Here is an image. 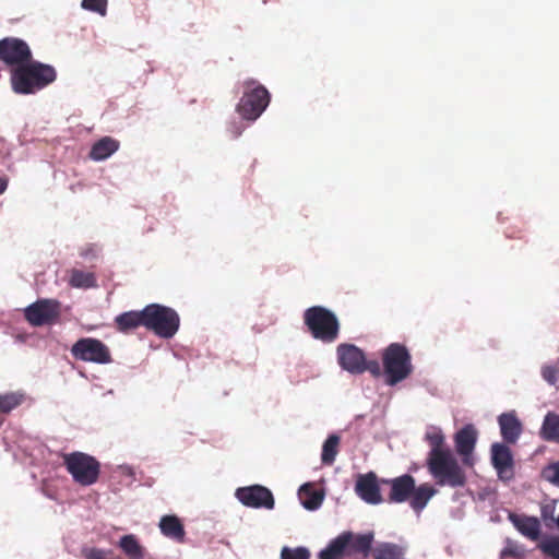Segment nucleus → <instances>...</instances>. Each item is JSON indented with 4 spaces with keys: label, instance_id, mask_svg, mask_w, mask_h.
<instances>
[{
    "label": "nucleus",
    "instance_id": "b1692460",
    "mask_svg": "<svg viewBox=\"0 0 559 559\" xmlns=\"http://www.w3.org/2000/svg\"><path fill=\"white\" fill-rule=\"evenodd\" d=\"M539 436L548 442L559 443V415L548 412L539 430Z\"/></svg>",
    "mask_w": 559,
    "mask_h": 559
},
{
    "label": "nucleus",
    "instance_id": "f704fd0d",
    "mask_svg": "<svg viewBox=\"0 0 559 559\" xmlns=\"http://www.w3.org/2000/svg\"><path fill=\"white\" fill-rule=\"evenodd\" d=\"M540 549L552 559H559V537H550L540 545Z\"/></svg>",
    "mask_w": 559,
    "mask_h": 559
},
{
    "label": "nucleus",
    "instance_id": "39448f33",
    "mask_svg": "<svg viewBox=\"0 0 559 559\" xmlns=\"http://www.w3.org/2000/svg\"><path fill=\"white\" fill-rule=\"evenodd\" d=\"M304 322L316 340L333 343L338 337L340 322L336 316L322 306L308 308L304 313Z\"/></svg>",
    "mask_w": 559,
    "mask_h": 559
},
{
    "label": "nucleus",
    "instance_id": "58836bf2",
    "mask_svg": "<svg viewBox=\"0 0 559 559\" xmlns=\"http://www.w3.org/2000/svg\"><path fill=\"white\" fill-rule=\"evenodd\" d=\"M8 188V179L5 177H0V195L4 193Z\"/></svg>",
    "mask_w": 559,
    "mask_h": 559
},
{
    "label": "nucleus",
    "instance_id": "473e14b6",
    "mask_svg": "<svg viewBox=\"0 0 559 559\" xmlns=\"http://www.w3.org/2000/svg\"><path fill=\"white\" fill-rule=\"evenodd\" d=\"M542 477L550 484L559 487V461L544 467L542 471Z\"/></svg>",
    "mask_w": 559,
    "mask_h": 559
},
{
    "label": "nucleus",
    "instance_id": "6e6552de",
    "mask_svg": "<svg viewBox=\"0 0 559 559\" xmlns=\"http://www.w3.org/2000/svg\"><path fill=\"white\" fill-rule=\"evenodd\" d=\"M146 329L163 338L173 337L180 324L178 313L169 307L151 304L145 307Z\"/></svg>",
    "mask_w": 559,
    "mask_h": 559
},
{
    "label": "nucleus",
    "instance_id": "4468645a",
    "mask_svg": "<svg viewBox=\"0 0 559 559\" xmlns=\"http://www.w3.org/2000/svg\"><path fill=\"white\" fill-rule=\"evenodd\" d=\"M477 441V430L471 424L465 425L454 436L455 450L462 456L464 465L472 466L475 445Z\"/></svg>",
    "mask_w": 559,
    "mask_h": 559
},
{
    "label": "nucleus",
    "instance_id": "393cba45",
    "mask_svg": "<svg viewBox=\"0 0 559 559\" xmlns=\"http://www.w3.org/2000/svg\"><path fill=\"white\" fill-rule=\"evenodd\" d=\"M370 555L373 559H403L404 548L394 543H379Z\"/></svg>",
    "mask_w": 559,
    "mask_h": 559
},
{
    "label": "nucleus",
    "instance_id": "9b49d317",
    "mask_svg": "<svg viewBox=\"0 0 559 559\" xmlns=\"http://www.w3.org/2000/svg\"><path fill=\"white\" fill-rule=\"evenodd\" d=\"M60 302L55 299H39L29 305L25 311V319L33 326H43L55 323L60 317Z\"/></svg>",
    "mask_w": 559,
    "mask_h": 559
},
{
    "label": "nucleus",
    "instance_id": "bb28decb",
    "mask_svg": "<svg viewBox=\"0 0 559 559\" xmlns=\"http://www.w3.org/2000/svg\"><path fill=\"white\" fill-rule=\"evenodd\" d=\"M119 547L130 559H143L144 557V549L134 535L122 536Z\"/></svg>",
    "mask_w": 559,
    "mask_h": 559
},
{
    "label": "nucleus",
    "instance_id": "7ed1b4c3",
    "mask_svg": "<svg viewBox=\"0 0 559 559\" xmlns=\"http://www.w3.org/2000/svg\"><path fill=\"white\" fill-rule=\"evenodd\" d=\"M374 534H355L350 531L341 533L322 549L319 559H367L372 550Z\"/></svg>",
    "mask_w": 559,
    "mask_h": 559
},
{
    "label": "nucleus",
    "instance_id": "a878e982",
    "mask_svg": "<svg viewBox=\"0 0 559 559\" xmlns=\"http://www.w3.org/2000/svg\"><path fill=\"white\" fill-rule=\"evenodd\" d=\"M298 495L302 506L307 510L318 509L323 501V495L317 491L310 484L302 485L299 489Z\"/></svg>",
    "mask_w": 559,
    "mask_h": 559
},
{
    "label": "nucleus",
    "instance_id": "72a5a7b5",
    "mask_svg": "<svg viewBox=\"0 0 559 559\" xmlns=\"http://www.w3.org/2000/svg\"><path fill=\"white\" fill-rule=\"evenodd\" d=\"M81 555L84 559H108L112 551L85 546L81 549Z\"/></svg>",
    "mask_w": 559,
    "mask_h": 559
},
{
    "label": "nucleus",
    "instance_id": "ddd939ff",
    "mask_svg": "<svg viewBox=\"0 0 559 559\" xmlns=\"http://www.w3.org/2000/svg\"><path fill=\"white\" fill-rule=\"evenodd\" d=\"M337 361L342 369L352 374H361L365 372L364 352L354 344L343 343L336 348Z\"/></svg>",
    "mask_w": 559,
    "mask_h": 559
},
{
    "label": "nucleus",
    "instance_id": "9d476101",
    "mask_svg": "<svg viewBox=\"0 0 559 559\" xmlns=\"http://www.w3.org/2000/svg\"><path fill=\"white\" fill-rule=\"evenodd\" d=\"M33 58L32 50L26 41L17 37L0 39V61L11 70L21 67Z\"/></svg>",
    "mask_w": 559,
    "mask_h": 559
},
{
    "label": "nucleus",
    "instance_id": "6ab92c4d",
    "mask_svg": "<svg viewBox=\"0 0 559 559\" xmlns=\"http://www.w3.org/2000/svg\"><path fill=\"white\" fill-rule=\"evenodd\" d=\"M145 308L141 311H127L116 317L115 323L117 330L122 333H129L139 326L146 329Z\"/></svg>",
    "mask_w": 559,
    "mask_h": 559
},
{
    "label": "nucleus",
    "instance_id": "5701e85b",
    "mask_svg": "<svg viewBox=\"0 0 559 559\" xmlns=\"http://www.w3.org/2000/svg\"><path fill=\"white\" fill-rule=\"evenodd\" d=\"M436 492L437 490L429 484H421L418 487L415 486V489L408 499L411 507L416 512H420Z\"/></svg>",
    "mask_w": 559,
    "mask_h": 559
},
{
    "label": "nucleus",
    "instance_id": "aec40b11",
    "mask_svg": "<svg viewBox=\"0 0 559 559\" xmlns=\"http://www.w3.org/2000/svg\"><path fill=\"white\" fill-rule=\"evenodd\" d=\"M510 521L516 530L525 537L536 540L540 534V523L534 516H520L514 513L509 515Z\"/></svg>",
    "mask_w": 559,
    "mask_h": 559
},
{
    "label": "nucleus",
    "instance_id": "423d86ee",
    "mask_svg": "<svg viewBox=\"0 0 559 559\" xmlns=\"http://www.w3.org/2000/svg\"><path fill=\"white\" fill-rule=\"evenodd\" d=\"M242 87L243 93L237 105V111L241 118L254 121L269 106L270 93L254 79L243 81Z\"/></svg>",
    "mask_w": 559,
    "mask_h": 559
},
{
    "label": "nucleus",
    "instance_id": "f8f14e48",
    "mask_svg": "<svg viewBox=\"0 0 559 559\" xmlns=\"http://www.w3.org/2000/svg\"><path fill=\"white\" fill-rule=\"evenodd\" d=\"M236 497L243 506L254 509L272 510L275 504L271 490L261 485L238 488Z\"/></svg>",
    "mask_w": 559,
    "mask_h": 559
},
{
    "label": "nucleus",
    "instance_id": "c756f323",
    "mask_svg": "<svg viewBox=\"0 0 559 559\" xmlns=\"http://www.w3.org/2000/svg\"><path fill=\"white\" fill-rule=\"evenodd\" d=\"M23 402V395L19 393H5L0 394V412L10 413L12 409L21 405Z\"/></svg>",
    "mask_w": 559,
    "mask_h": 559
},
{
    "label": "nucleus",
    "instance_id": "4be33fe9",
    "mask_svg": "<svg viewBox=\"0 0 559 559\" xmlns=\"http://www.w3.org/2000/svg\"><path fill=\"white\" fill-rule=\"evenodd\" d=\"M120 143L111 136H104L96 141L91 151L90 158L96 162L107 159L119 150Z\"/></svg>",
    "mask_w": 559,
    "mask_h": 559
},
{
    "label": "nucleus",
    "instance_id": "20e7f679",
    "mask_svg": "<svg viewBox=\"0 0 559 559\" xmlns=\"http://www.w3.org/2000/svg\"><path fill=\"white\" fill-rule=\"evenodd\" d=\"M385 383L395 385L407 379L413 372L412 357L405 345L391 343L382 353Z\"/></svg>",
    "mask_w": 559,
    "mask_h": 559
},
{
    "label": "nucleus",
    "instance_id": "f03ea898",
    "mask_svg": "<svg viewBox=\"0 0 559 559\" xmlns=\"http://www.w3.org/2000/svg\"><path fill=\"white\" fill-rule=\"evenodd\" d=\"M57 79V72L50 64L41 63L31 59L11 70V85L16 94H34Z\"/></svg>",
    "mask_w": 559,
    "mask_h": 559
},
{
    "label": "nucleus",
    "instance_id": "412c9836",
    "mask_svg": "<svg viewBox=\"0 0 559 559\" xmlns=\"http://www.w3.org/2000/svg\"><path fill=\"white\" fill-rule=\"evenodd\" d=\"M159 530L164 536L175 542H185V526L176 515H164L159 521Z\"/></svg>",
    "mask_w": 559,
    "mask_h": 559
},
{
    "label": "nucleus",
    "instance_id": "1a4fd4ad",
    "mask_svg": "<svg viewBox=\"0 0 559 559\" xmlns=\"http://www.w3.org/2000/svg\"><path fill=\"white\" fill-rule=\"evenodd\" d=\"M71 355L76 360L100 365L111 361L110 350L107 345L93 337L78 340L71 347Z\"/></svg>",
    "mask_w": 559,
    "mask_h": 559
},
{
    "label": "nucleus",
    "instance_id": "cd10ccee",
    "mask_svg": "<svg viewBox=\"0 0 559 559\" xmlns=\"http://www.w3.org/2000/svg\"><path fill=\"white\" fill-rule=\"evenodd\" d=\"M69 284L75 288H92L97 286L96 276L92 272L73 269L70 272Z\"/></svg>",
    "mask_w": 559,
    "mask_h": 559
},
{
    "label": "nucleus",
    "instance_id": "f3484780",
    "mask_svg": "<svg viewBox=\"0 0 559 559\" xmlns=\"http://www.w3.org/2000/svg\"><path fill=\"white\" fill-rule=\"evenodd\" d=\"M356 493L367 503L378 504L383 501L374 473L359 475L355 485Z\"/></svg>",
    "mask_w": 559,
    "mask_h": 559
},
{
    "label": "nucleus",
    "instance_id": "a211bd4d",
    "mask_svg": "<svg viewBox=\"0 0 559 559\" xmlns=\"http://www.w3.org/2000/svg\"><path fill=\"white\" fill-rule=\"evenodd\" d=\"M498 424L504 442L514 444L522 433V424L515 413H502L498 417Z\"/></svg>",
    "mask_w": 559,
    "mask_h": 559
},
{
    "label": "nucleus",
    "instance_id": "2f4dec72",
    "mask_svg": "<svg viewBox=\"0 0 559 559\" xmlns=\"http://www.w3.org/2000/svg\"><path fill=\"white\" fill-rule=\"evenodd\" d=\"M281 559H310V551L305 547H283Z\"/></svg>",
    "mask_w": 559,
    "mask_h": 559
},
{
    "label": "nucleus",
    "instance_id": "4c0bfd02",
    "mask_svg": "<svg viewBox=\"0 0 559 559\" xmlns=\"http://www.w3.org/2000/svg\"><path fill=\"white\" fill-rule=\"evenodd\" d=\"M542 518L546 521L548 519L556 521L554 519V509H549L548 507H545L542 509Z\"/></svg>",
    "mask_w": 559,
    "mask_h": 559
},
{
    "label": "nucleus",
    "instance_id": "0eeeda50",
    "mask_svg": "<svg viewBox=\"0 0 559 559\" xmlns=\"http://www.w3.org/2000/svg\"><path fill=\"white\" fill-rule=\"evenodd\" d=\"M63 465L73 480L81 486L95 484L100 474V463L84 452H72L62 455Z\"/></svg>",
    "mask_w": 559,
    "mask_h": 559
},
{
    "label": "nucleus",
    "instance_id": "c9c22d12",
    "mask_svg": "<svg viewBox=\"0 0 559 559\" xmlns=\"http://www.w3.org/2000/svg\"><path fill=\"white\" fill-rule=\"evenodd\" d=\"M364 367L365 371H369L373 377H380L382 374V370L380 364L377 360H366L364 358Z\"/></svg>",
    "mask_w": 559,
    "mask_h": 559
},
{
    "label": "nucleus",
    "instance_id": "7c9ffc66",
    "mask_svg": "<svg viewBox=\"0 0 559 559\" xmlns=\"http://www.w3.org/2000/svg\"><path fill=\"white\" fill-rule=\"evenodd\" d=\"M107 0H82L81 7L94 13L99 14L100 16H105L107 14Z\"/></svg>",
    "mask_w": 559,
    "mask_h": 559
},
{
    "label": "nucleus",
    "instance_id": "e433bc0d",
    "mask_svg": "<svg viewBox=\"0 0 559 559\" xmlns=\"http://www.w3.org/2000/svg\"><path fill=\"white\" fill-rule=\"evenodd\" d=\"M543 378L550 384L557 381V369L551 366H546L542 370Z\"/></svg>",
    "mask_w": 559,
    "mask_h": 559
},
{
    "label": "nucleus",
    "instance_id": "c85d7f7f",
    "mask_svg": "<svg viewBox=\"0 0 559 559\" xmlns=\"http://www.w3.org/2000/svg\"><path fill=\"white\" fill-rule=\"evenodd\" d=\"M340 437L330 435L322 445L321 462L323 465H332L338 453Z\"/></svg>",
    "mask_w": 559,
    "mask_h": 559
},
{
    "label": "nucleus",
    "instance_id": "f257e3e1",
    "mask_svg": "<svg viewBox=\"0 0 559 559\" xmlns=\"http://www.w3.org/2000/svg\"><path fill=\"white\" fill-rule=\"evenodd\" d=\"M426 440L430 445L427 466L437 484L452 488L463 487L466 484L465 473L445 445L442 431L438 429L428 432Z\"/></svg>",
    "mask_w": 559,
    "mask_h": 559
},
{
    "label": "nucleus",
    "instance_id": "2eb2a0df",
    "mask_svg": "<svg viewBox=\"0 0 559 559\" xmlns=\"http://www.w3.org/2000/svg\"><path fill=\"white\" fill-rule=\"evenodd\" d=\"M382 483L389 485L391 488L386 499L390 503L407 501L415 489V478L409 474H404L392 479H382Z\"/></svg>",
    "mask_w": 559,
    "mask_h": 559
},
{
    "label": "nucleus",
    "instance_id": "dca6fc26",
    "mask_svg": "<svg viewBox=\"0 0 559 559\" xmlns=\"http://www.w3.org/2000/svg\"><path fill=\"white\" fill-rule=\"evenodd\" d=\"M491 462L499 478L510 479L513 476V456L507 444L493 443L491 445Z\"/></svg>",
    "mask_w": 559,
    "mask_h": 559
}]
</instances>
